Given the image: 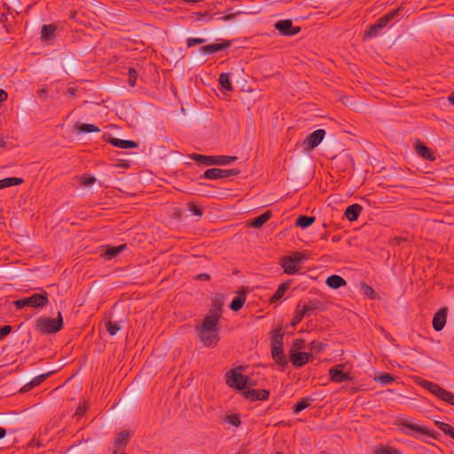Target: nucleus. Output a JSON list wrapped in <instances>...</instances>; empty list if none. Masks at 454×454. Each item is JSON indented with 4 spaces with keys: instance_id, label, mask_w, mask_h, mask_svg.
Segmentation results:
<instances>
[{
    "instance_id": "nucleus-1",
    "label": "nucleus",
    "mask_w": 454,
    "mask_h": 454,
    "mask_svg": "<svg viewBox=\"0 0 454 454\" xmlns=\"http://www.w3.org/2000/svg\"><path fill=\"white\" fill-rule=\"evenodd\" d=\"M397 427H401V431L414 438H421L423 435L434 437V431H431L426 427L420 426L411 419L404 417H400L395 419V423Z\"/></svg>"
},
{
    "instance_id": "nucleus-2",
    "label": "nucleus",
    "mask_w": 454,
    "mask_h": 454,
    "mask_svg": "<svg viewBox=\"0 0 454 454\" xmlns=\"http://www.w3.org/2000/svg\"><path fill=\"white\" fill-rule=\"evenodd\" d=\"M189 158L196 161L198 164H201L204 166H226L231 164L237 160L236 156H208L195 153L190 154Z\"/></svg>"
},
{
    "instance_id": "nucleus-3",
    "label": "nucleus",
    "mask_w": 454,
    "mask_h": 454,
    "mask_svg": "<svg viewBox=\"0 0 454 454\" xmlns=\"http://www.w3.org/2000/svg\"><path fill=\"white\" fill-rule=\"evenodd\" d=\"M308 259L309 255L306 253L294 252L282 258L281 266L285 273L293 275L300 270V264Z\"/></svg>"
},
{
    "instance_id": "nucleus-4",
    "label": "nucleus",
    "mask_w": 454,
    "mask_h": 454,
    "mask_svg": "<svg viewBox=\"0 0 454 454\" xmlns=\"http://www.w3.org/2000/svg\"><path fill=\"white\" fill-rule=\"evenodd\" d=\"M49 302L47 293L43 291L41 293H35L29 297H25L20 300H17L13 302L14 306L22 309L25 307H30L35 309H41L46 306Z\"/></svg>"
},
{
    "instance_id": "nucleus-5",
    "label": "nucleus",
    "mask_w": 454,
    "mask_h": 454,
    "mask_svg": "<svg viewBox=\"0 0 454 454\" xmlns=\"http://www.w3.org/2000/svg\"><path fill=\"white\" fill-rule=\"evenodd\" d=\"M36 327L43 333H56L63 327V318L59 311L57 318L39 317L36 321Z\"/></svg>"
},
{
    "instance_id": "nucleus-6",
    "label": "nucleus",
    "mask_w": 454,
    "mask_h": 454,
    "mask_svg": "<svg viewBox=\"0 0 454 454\" xmlns=\"http://www.w3.org/2000/svg\"><path fill=\"white\" fill-rule=\"evenodd\" d=\"M242 369V366H239L229 371L226 373V384L231 388L242 390L243 392L248 384V378L240 372Z\"/></svg>"
},
{
    "instance_id": "nucleus-7",
    "label": "nucleus",
    "mask_w": 454,
    "mask_h": 454,
    "mask_svg": "<svg viewBox=\"0 0 454 454\" xmlns=\"http://www.w3.org/2000/svg\"><path fill=\"white\" fill-rule=\"evenodd\" d=\"M420 386L425 389L428 390L430 393L440 398L441 400L446 402L447 403L454 406V394L442 387L440 385L427 381L422 380Z\"/></svg>"
},
{
    "instance_id": "nucleus-8",
    "label": "nucleus",
    "mask_w": 454,
    "mask_h": 454,
    "mask_svg": "<svg viewBox=\"0 0 454 454\" xmlns=\"http://www.w3.org/2000/svg\"><path fill=\"white\" fill-rule=\"evenodd\" d=\"M221 317V309L219 308L211 309L205 317L202 324L197 326V329L217 330L219 319Z\"/></svg>"
},
{
    "instance_id": "nucleus-9",
    "label": "nucleus",
    "mask_w": 454,
    "mask_h": 454,
    "mask_svg": "<svg viewBox=\"0 0 454 454\" xmlns=\"http://www.w3.org/2000/svg\"><path fill=\"white\" fill-rule=\"evenodd\" d=\"M239 174V170L236 168L231 169H221V168H208L204 174L201 176L202 178L216 180L226 178L233 176H237Z\"/></svg>"
},
{
    "instance_id": "nucleus-10",
    "label": "nucleus",
    "mask_w": 454,
    "mask_h": 454,
    "mask_svg": "<svg viewBox=\"0 0 454 454\" xmlns=\"http://www.w3.org/2000/svg\"><path fill=\"white\" fill-rule=\"evenodd\" d=\"M274 27L281 35L293 36L301 31L300 27H294L291 20H280L274 24Z\"/></svg>"
},
{
    "instance_id": "nucleus-11",
    "label": "nucleus",
    "mask_w": 454,
    "mask_h": 454,
    "mask_svg": "<svg viewBox=\"0 0 454 454\" xmlns=\"http://www.w3.org/2000/svg\"><path fill=\"white\" fill-rule=\"evenodd\" d=\"M200 341L206 347L215 346L220 340L217 330L197 329Z\"/></svg>"
},
{
    "instance_id": "nucleus-12",
    "label": "nucleus",
    "mask_w": 454,
    "mask_h": 454,
    "mask_svg": "<svg viewBox=\"0 0 454 454\" xmlns=\"http://www.w3.org/2000/svg\"><path fill=\"white\" fill-rule=\"evenodd\" d=\"M242 395L251 402L266 401L270 397V391L266 389L246 388Z\"/></svg>"
},
{
    "instance_id": "nucleus-13",
    "label": "nucleus",
    "mask_w": 454,
    "mask_h": 454,
    "mask_svg": "<svg viewBox=\"0 0 454 454\" xmlns=\"http://www.w3.org/2000/svg\"><path fill=\"white\" fill-rule=\"evenodd\" d=\"M325 135V131L322 129H317L310 133L303 142V145L307 150H313L316 148L323 140Z\"/></svg>"
},
{
    "instance_id": "nucleus-14",
    "label": "nucleus",
    "mask_w": 454,
    "mask_h": 454,
    "mask_svg": "<svg viewBox=\"0 0 454 454\" xmlns=\"http://www.w3.org/2000/svg\"><path fill=\"white\" fill-rule=\"evenodd\" d=\"M344 364H338L329 370L330 380L336 383H341L350 380L349 374L343 372Z\"/></svg>"
},
{
    "instance_id": "nucleus-15",
    "label": "nucleus",
    "mask_w": 454,
    "mask_h": 454,
    "mask_svg": "<svg viewBox=\"0 0 454 454\" xmlns=\"http://www.w3.org/2000/svg\"><path fill=\"white\" fill-rule=\"evenodd\" d=\"M289 356L292 364L296 368H300L309 362V358L311 357V354L301 351L294 352V350H291Z\"/></svg>"
},
{
    "instance_id": "nucleus-16",
    "label": "nucleus",
    "mask_w": 454,
    "mask_h": 454,
    "mask_svg": "<svg viewBox=\"0 0 454 454\" xmlns=\"http://www.w3.org/2000/svg\"><path fill=\"white\" fill-rule=\"evenodd\" d=\"M448 315V309L446 307L440 309L434 316L432 325L433 328L439 332L443 329Z\"/></svg>"
},
{
    "instance_id": "nucleus-17",
    "label": "nucleus",
    "mask_w": 454,
    "mask_h": 454,
    "mask_svg": "<svg viewBox=\"0 0 454 454\" xmlns=\"http://www.w3.org/2000/svg\"><path fill=\"white\" fill-rule=\"evenodd\" d=\"M230 46L228 42H223L220 43H212L208 45L202 46L199 49L200 53L203 55H211L216 53L218 51H223Z\"/></svg>"
},
{
    "instance_id": "nucleus-18",
    "label": "nucleus",
    "mask_w": 454,
    "mask_h": 454,
    "mask_svg": "<svg viewBox=\"0 0 454 454\" xmlns=\"http://www.w3.org/2000/svg\"><path fill=\"white\" fill-rule=\"evenodd\" d=\"M389 23L383 18H380L374 24H372L369 30L365 33L364 36L369 38L376 37L380 31L386 27Z\"/></svg>"
},
{
    "instance_id": "nucleus-19",
    "label": "nucleus",
    "mask_w": 454,
    "mask_h": 454,
    "mask_svg": "<svg viewBox=\"0 0 454 454\" xmlns=\"http://www.w3.org/2000/svg\"><path fill=\"white\" fill-rule=\"evenodd\" d=\"M108 142L118 148L128 149V148H137V144L133 140H123L117 137L109 138Z\"/></svg>"
},
{
    "instance_id": "nucleus-20",
    "label": "nucleus",
    "mask_w": 454,
    "mask_h": 454,
    "mask_svg": "<svg viewBox=\"0 0 454 454\" xmlns=\"http://www.w3.org/2000/svg\"><path fill=\"white\" fill-rule=\"evenodd\" d=\"M363 210L362 206L359 204H352L348 206L345 210V216L348 221H356Z\"/></svg>"
},
{
    "instance_id": "nucleus-21",
    "label": "nucleus",
    "mask_w": 454,
    "mask_h": 454,
    "mask_svg": "<svg viewBox=\"0 0 454 454\" xmlns=\"http://www.w3.org/2000/svg\"><path fill=\"white\" fill-rule=\"evenodd\" d=\"M126 247H127L126 244H121L117 247L107 246V247H106L104 256L106 260H111V259L118 256Z\"/></svg>"
},
{
    "instance_id": "nucleus-22",
    "label": "nucleus",
    "mask_w": 454,
    "mask_h": 454,
    "mask_svg": "<svg viewBox=\"0 0 454 454\" xmlns=\"http://www.w3.org/2000/svg\"><path fill=\"white\" fill-rule=\"evenodd\" d=\"M416 153L418 155H419L420 157H422L425 160H434V156L432 150L430 148H428L427 146H426L423 143L419 142L416 145Z\"/></svg>"
},
{
    "instance_id": "nucleus-23",
    "label": "nucleus",
    "mask_w": 454,
    "mask_h": 454,
    "mask_svg": "<svg viewBox=\"0 0 454 454\" xmlns=\"http://www.w3.org/2000/svg\"><path fill=\"white\" fill-rule=\"evenodd\" d=\"M271 356H272V358L274 359V361L278 364H279L281 366L286 365L287 361H286L283 348H271Z\"/></svg>"
},
{
    "instance_id": "nucleus-24",
    "label": "nucleus",
    "mask_w": 454,
    "mask_h": 454,
    "mask_svg": "<svg viewBox=\"0 0 454 454\" xmlns=\"http://www.w3.org/2000/svg\"><path fill=\"white\" fill-rule=\"evenodd\" d=\"M272 213L270 210H268L260 215L259 216L254 218L250 223V226L254 228H261L267 221L270 219Z\"/></svg>"
},
{
    "instance_id": "nucleus-25",
    "label": "nucleus",
    "mask_w": 454,
    "mask_h": 454,
    "mask_svg": "<svg viewBox=\"0 0 454 454\" xmlns=\"http://www.w3.org/2000/svg\"><path fill=\"white\" fill-rule=\"evenodd\" d=\"M131 436V433L128 430H123L121 433L117 434V437L114 440V445L117 448H123L125 447Z\"/></svg>"
},
{
    "instance_id": "nucleus-26",
    "label": "nucleus",
    "mask_w": 454,
    "mask_h": 454,
    "mask_svg": "<svg viewBox=\"0 0 454 454\" xmlns=\"http://www.w3.org/2000/svg\"><path fill=\"white\" fill-rule=\"evenodd\" d=\"M284 333L281 327L275 329L271 337L270 348H283Z\"/></svg>"
},
{
    "instance_id": "nucleus-27",
    "label": "nucleus",
    "mask_w": 454,
    "mask_h": 454,
    "mask_svg": "<svg viewBox=\"0 0 454 454\" xmlns=\"http://www.w3.org/2000/svg\"><path fill=\"white\" fill-rule=\"evenodd\" d=\"M326 284L329 287L337 289L346 285V280L338 275H332L326 278Z\"/></svg>"
},
{
    "instance_id": "nucleus-28",
    "label": "nucleus",
    "mask_w": 454,
    "mask_h": 454,
    "mask_svg": "<svg viewBox=\"0 0 454 454\" xmlns=\"http://www.w3.org/2000/svg\"><path fill=\"white\" fill-rule=\"evenodd\" d=\"M290 283L288 281L282 283L278 286L277 291L270 298V302L274 303L278 301L286 294V290L289 288Z\"/></svg>"
},
{
    "instance_id": "nucleus-29",
    "label": "nucleus",
    "mask_w": 454,
    "mask_h": 454,
    "mask_svg": "<svg viewBox=\"0 0 454 454\" xmlns=\"http://www.w3.org/2000/svg\"><path fill=\"white\" fill-rule=\"evenodd\" d=\"M56 26L53 24L49 25H43L42 27L41 31V38L43 41H49L52 38L55 31H56Z\"/></svg>"
},
{
    "instance_id": "nucleus-30",
    "label": "nucleus",
    "mask_w": 454,
    "mask_h": 454,
    "mask_svg": "<svg viewBox=\"0 0 454 454\" xmlns=\"http://www.w3.org/2000/svg\"><path fill=\"white\" fill-rule=\"evenodd\" d=\"M246 302V295L245 294H239L238 296L234 297L230 304V309L233 311H239Z\"/></svg>"
},
{
    "instance_id": "nucleus-31",
    "label": "nucleus",
    "mask_w": 454,
    "mask_h": 454,
    "mask_svg": "<svg viewBox=\"0 0 454 454\" xmlns=\"http://www.w3.org/2000/svg\"><path fill=\"white\" fill-rule=\"evenodd\" d=\"M23 179L20 177H6L0 180V190L14 185H20L23 183Z\"/></svg>"
},
{
    "instance_id": "nucleus-32",
    "label": "nucleus",
    "mask_w": 454,
    "mask_h": 454,
    "mask_svg": "<svg viewBox=\"0 0 454 454\" xmlns=\"http://www.w3.org/2000/svg\"><path fill=\"white\" fill-rule=\"evenodd\" d=\"M314 222V216L301 215L300 217L297 218L295 225L301 227V229H306L309 227Z\"/></svg>"
},
{
    "instance_id": "nucleus-33",
    "label": "nucleus",
    "mask_w": 454,
    "mask_h": 454,
    "mask_svg": "<svg viewBox=\"0 0 454 454\" xmlns=\"http://www.w3.org/2000/svg\"><path fill=\"white\" fill-rule=\"evenodd\" d=\"M218 82L222 88L227 91H232L233 87L231 85L230 75L227 73H223L220 74Z\"/></svg>"
},
{
    "instance_id": "nucleus-34",
    "label": "nucleus",
    "mask_w": 454,
    "mask_h": 454,
    "mask_svg": "<svg viewBox=\"0 0 454 454\" xmlns=\"http://www.w3.org/2000/svg\"><path fill=\"white\" fill-rule=\"evenodd\" d=\"M320 306L321 302L319 301L313 300L309 301L308 303H305L301 309L305 312L307 317H309L310 311L319 309Z\"/></svg>"
},
{
    "instance_id": "nucleus-35",
    "label": "nucleus",
    "mask_w": 454,
    "mask_h": 454,
    "mask_svg": "<svg viewBox=\"0 0 454 454\" xmlns=\"http://www.w3.org/2000/svg\"><path fill=\"white\" fill-rule=\"evenodd\" d=\"M373 454H401V452L394 447L383 445L376 448Z\"/></svg>"
},
{
    "instance_id": "nucleus-36",
    "label": "nucleus",
    "mask_w": 454,
    "mask_h": 454,
    "mask_svg": "<svg viewBox=\"0 0 454 454\" xmlns=\"http://www.w3.org/2000/svg\"><path fill=\"white\" fill-rule=\"evenodd\" d=\"M106 327L108 333L111 336H114L118 333V331H120L121 325L118 321L113 322V321L109 320L106 323Z\"/></svg>"
},
{
    "instance_id": "nucleus-37",
    "label": "nucleus",
    "mask_w": 454,
    "mask_h": 454,
    "mask_svg": "<svg viewBox=\"0 0 454 454\" xmlns=\"http://www.w3.org/2000/svg\"><path fill=\"white\" fill-rule=\"evenodd\" d=\"M309 406V398H302L298 401L293 407V412L297 414Z\"/></svg>"
},
{
    "instance_id": "nucleus-38",
    "label": "nucleus",
    "mask_w": 454,
    "mask_h": 454,
    "mask_svg": "<svg viewBox=\"0 0 454 454\" xmlns=\"http://www.w3.org/2000/svg\"><path fill=\"white\" fill-rule=\"evenodd\" d=\"M325 347V344H324L321 341L313 340L309 343V348L311 352H314L316 355L320 353Z\"/></svg>"
},
{
    "instance_id": "nucleus-39",
    "label": "nucleus",
    "mask_w": 454,
    "mask_h": 454,
    "mask_svg": "<svg viewBox=\"0 0 454 454\" xmlns=\"http://www.w3.org/2000/svg\"><path fill=\"white\" fill-rule=\"evenodd\" d=\"M78 129L82 133L98 132L100 129L94 124L82 123Z\"/></svg>"
},
{
    "instance_id": "nucleus-40",
    "label": "nucleus",
    "mask_w": 454,
    "mask_h": 454,
    "mask_svg": "<svg viewBox=\"0 0 454 454\" xmlns=\"http://www.w3.org/2000/svg\"><path fill=\"white\" fill-rule=\"evenodd\" d=\"M52 373H53V372H50L43 373V374H41V375H38V376L35 377L30 381V387L39 386L42 382H43Z\"/></svg>"
},
{
    "instance_id": "nucleus-41",
    "label": "nucleus",
    "mask_w": 454,
    "mask_h": 454,
    "mask_svg": "<svg viewBox=\"0 0 454 454\" xmlns=\"http://www.w3.org/2000/svg\"><path fill=\"white\" fill-rule=\"evenodd\" d=\"M375 380L379 383H381L383 385H386V384H390L392 383L395 379L394 377L389 374V373H383V374H380L379 375L378 377L375 378Z\"/></svg>"
},
{
    "instance_id": "nucleus-42",
    "label": "nucleus",
    "mask_w": 454,
    "mask_h": 454,
    "mask_svg": "<svg viewBox=\"0 0 454 454\" xmlns=\"http://www.w3.org/2000/svg\"><path fill=\"white\" fill-rule=\"evenodd\" d=\"M80 181L82 185L89 187L95 184L96 178L90 175L85 174L80 177Z\"/></svg>"
},
{
    "instance_id": "nucleus-43",
    "label": "nucleus",
    "mask_w": 454,
    "mask_h": 454,
    "mask_svg": "<svg viewBox=\"0 0 454 454\" xmlns=\"http://www.w3.org/2000/svg\"><path fill=\"white\" fill-rule=\"evenodd\" d=\"M400 12H401V8H396V9H394V10L390 11L389 12H387V14H385L382 17L388 23H390L392 20H394L395 19H396L400 15Z\"/></svg>"
},
{
    "instance_id": "nucleus-44",
    "label": "nucleus",
    "mask_w": 454,
    "mask_h": 454,
    "mask_svg": "<svg viewBox=\"0 0 454 454\" xmlns=\"http://www.w3.org/2000/svg\"><path fill=\"white\" fill-rule=\"evenodd\" d=\"M304 317H307V315L305 314V312L302 309L296 310L295 315L293 317L291 325L293 326H296L303 319Z\"/></svg>"
},
{
    "instance_id": "nucleus-45",
    "label": "nucleus",
    "mask_w": 454,
    "mask_h": 454,
    "mask_svg": "<svg viewBox=\"0 0 454 454\" xmlns=\"http://www.w3.org/2000/svg\"><path fill=\"white\" fill-rule=\"evenodd\" d=\"M226 421L235 427H239L240 425V419L237 414L227 415Z\"/></svg>"
},
{
    "instance_id": "nucleus-46",
    "label": "nucleus",
    "mask_w": 454,
    "mask_h": 454,
    "mask_svg": "<svg viewBox=\"0 0 454 454\" xmlns=\"http://www.w3.org/2000/svg\"><path fill=\"white\" fill-rule=\"evenodd\" d=\"M137 78V73L135 68H129V84L133 87L136 84Z\"/></svg>"
},
{
    "instance_id": "nucleus-47",
    "label": "nucleus",
    "mask_w": 454,
    "mask_h": 454,
    "mask_svg": "<svg viewBox=\"0 0 454 454\" xmlns=\"http://www.w3.org/2000/svg\"><path fill=\"white\" fill-rule=\"evenodd\" d=\"M207 40L205 38H199V37H190L186 40L187 46L192 47L197 44L204 43Z\"/></svg>"
},
{
    "instance_id": "nucleus-48",
    "label": "nucleus",
    "mask_w": 454,
    "mask_h": 454,
    "mask_svg": "<svg viewBox=\"0 0 454 454\" xmlns=\"http://www.w3.org/2000/svg\"><path fill=\"white\" fill-rule=\"evenodd\" d=\"M305 347V341L302 339H296L294 341L293 348L291 350H294V352H299Z\"/></svg>"
},
{
    "instance_id": "nucleus-49",
    "label": "nucleus",
    "mask_w": 454,
    "mask_h": 454,
    "mask_svg": "<svg viewBox=\"0 0 454 454\" xmlns=\"http://www.w3.org/2000/svg\"><path fill=\"white\" fill-rule=\"evenodd\" d=\"M188 208H189V211L192 215H197V216H201L202 215V210L197 205H195L194 203L188 204Z\"/></svg>"
},
{
    "instance_id": "nucleus-50",
    "label": "nucleus",
    "mask_w": 454,
    "mask_h": 454,
    "mask_svg": "<svg viewBox=\"0 0 454 454\" xmlns=\"http://www.w3.org/2000/svg\"><path fill=\"white\" fill-rule=\"evenodd\" d=\"M12 328L11 325H4L0 329V340L4 339L11 332Z\"/></svg>"
},
{
    "instance_id": "nucleus-51",
    "label": "nucleus",
    "mask_w": 454,
    "mask_h": 454,
    "mask_svg": "<svg viewBox=\"0 0 454 454\" xmlns=\"http://www.w3.org/2000/svg\"><path fill=\"white\" fill-rule=\"evenodd\" d=\"M435 425L437 426V427L442 431L444 434H447L448 431L450 430V428L452 427L450 426V424L448 423H444V422H441V421H437L435 423Z\"/></svg>"
},
{
    "instance_id": "nucleus-52",
    "label": "nucleus",
    "mask_w": 454,
    "mask_h": 454,
    "mask_svg": "<svg viewBox=\"0 0 454 454\" xmlns=\"http://www.w3.org/2000/svg\"><path fill=\"white\" fill-rule=\"evenodd\" d=\"M364 288V293L366 296H369L371 298H372L373 294H374V290L372 287H371L370 286H367V285H364L363 286Z\"/></svg>"
},
{
    "instance_id": "nucleus-53",
    "label": "nucleus",
    "mask_w": 454,
    "mask_h": 454,
    "mask_svg": "<svg viewBox=\"0 0 454 454\" xmlns=\"http://www.w3.org/2000/svg\"><path fill=\"white\" fill-rule=\"evenodd\" d=\"M195 278L200 281H207L210 279V277L207 273H201L197 275Z\"/></svg>"
},
{
    "instance_id": "nucleus-54",
    "label": "nucleus",
    "mask_w": 454,
    "mask_h": 454,
    "mask_svg": "<svg viewBox=\"0 0 454 454\" xmlns=\"http://www.w3.org/2000/svg\"><path fill=\"white\" fill-rule=\"evenodd\" d=\"M85 413V408L82 405H79L75 411V416L82 417Z\"/></svg>"
},
{
    "instance_id": "nucleus-55",
    "label": "nucleus",
    "mask_w": 454,
    "mask_h": 454,
    "mask_svg": "<svg viewBox=\"0 0 454 454\" xmlns=\"http://www.w3.org/2000/svg\"><path fill=\"white\" fill-rule=\"evenodd\" d=\"M8 98V94L3 89H0V103L4 102Z\"/></svg>"
},
{
    "instance_id": "nucleus-56",
    "label": "nucleus",
    "mask_w": 454,
    "mask_h": 454,
    "mask_svg": "<svg viewBox=\"0 0 454 454\" xmlns=\"http://www.w3.org/2000/svg\"><path fill=\"white\" fill-rule=\"evenodd\" d=\"M76 92H77V89L74 88V87H70L67 90V94L69 96V97H74L76 95Z\"/></svg>"
},
{
    "instance_id": "nucleus-57",
    "label": "nucleus",
    "mask_w": 454,
    "mask_h": 454,
    "mask_svg": "<svg viewBox=\"0 0 454 454\" xmlns=\"http://www.w3.org/2000/svg\"><path fill=\"white\" fill-rule=\"evenodd\" d=\"M39 97H45L47 94V89L42 88L38 90Z\"/></svg>"
},
{
    "instance_id": "nucleus-58",
    "label": "nucleus",
    "mask_w": 454,
    "mask_h": 454,
    "mask_svg": "<svg viewBox=\"0 0 454 454\" xmlns=\"http://www.w3.org/2000/svg\"><path fill=\"white\" fill-rule=\"evenodd\" d=\"M34 387H30V382L26 384L23 387H22V391L23 392H27V391H29L30 389H32Z\"/></svg>"
},
{
    "instance_id": "nucleus-59",
    "label": "nucleus",
    "mask_w": 454,
    "mask_h": 454,
    "mask_svg": "<svg viewBox=\"0 0 454 454\" xmlns=\"http://www.w3.org/2000/svg\"><path fill=\"white\" fill-rule=\"evenodd\" d=\"M448 101L454 106V92L448 96Z\"/></svg>"
},
{
    "instance_id": "nucleus-60",
    "label": "nucleus",
    "mask_w": 454,
    "mask_h": 454,
    "mask_svg": "<svg viewBox=\"0 0 454 454\" xmlns=\"http://www.w3.org/2000/svg\"><path fill=\"white\" fill-rule=\"evenodd\" d=\"M446 434H448V435H449V436H450L452 439H454V427H451Z\"/></svg>"
},
{
    "instance_id": "nucleus-61",
    "label": "nucleus",
    "mask_w": 454,
    "mask_h": 454,
    "mask_svg": "<svg viewBox=\"0 0 454 454\" xmlns=\"http://www.w3.org/2000/svg\"><path fill=\"white\" fill-rule=\"evenodd\" d=\"M446 434H448V435H449V436H450L452 439H454V427H451Z\"/></svg>"
},
{
    "instance_id": "nucleus-62",
    "label": "nucleus",
    "mask_w": 454,
    "mask_h": 454,
    "mask_svg": "<svg viewBox=\"0 0 454 454\" xmlns=\"http://www.w3.org/2000/svg\"><path fill=\"white\" fill-rule=\"evenodd\" d=\"M6 435V429L0 427V439H3Z\"/></svg>"
},
{
    "instance_id": "nucleus-63",
    "label": "nucleus",
    "mask_w": 454,
    "mask_h": 454,
    "mask_svg": "<svg viewBox=\"0 0 454 454\" xmlns=\"http://www.w3.org/2000/svg\"><path fill=\"white\" fill-rule=\"evenodd\" d=\"M339 239H340V238L338 236H333V239H332V240L333 242H337V241H339Z\"/></svg>"
},
{
    "instance_id": "nucleus-64",
    "label": "nucleus",
    "mask_w": 454,
    "mask_h": 454,
    "mask_svg": "<svg viewBox=\"0 0 454 454\" xmlns=\"http://www.w3.org/2000/svg\"><path fill=\"white\" fill-rule=\"evenodd\" d=\"M114 454H126V453L123 452V451H119V450H116L114 451Z\"/></svg>"
}]
</instances>
